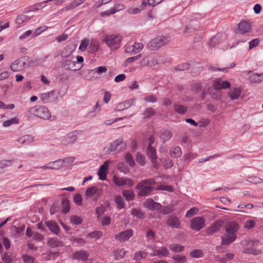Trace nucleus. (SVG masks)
<instances>
[{"label":"nucleus","instance_id":"f257e3e1","mask_svg":"<svg viewBox=\"0 0 263 263\" xmlns=\"http://www.w3.org/2000/svg\"><path fill=\"white\" fill-rule=\"evenodd\" d=\"M239 229L238 224L232 221L226 225V234L221 237L222 244L229 245L236 238V232Z\"/></svg>","mask_w":263,"mask_h":263},{"label":"nucleus","instance_id":"f03ea898","mask_svg":"<svg viewBox=\"0 0 263 263\" xmlns=\"http://www.w3.org/2000/svg\"><path fill=\"white\" fill-rule=\"evenodd\" d=\"M231 86V83L229 81H222L220 78H218L214 81V83L209 89V91L213 99L218 100L220 97L219 91L222 89L229 88Z\"/></svg>","mask_w":263,"mask_h":263},{"label":"nucleus","instance_id":"7ed1b4c3","mask_svg":"<svg viewBox=\"0 0 263 263\" xmlns=\"http://www.w3.org/2000/svg\"><path fill=\"white\" fill-rule=\"evenodd\" d=\"M156 181L154 179L150 178L145 179L137 184L136 189L139 190L138 195L140 196L145 197L150 194L154 190L153 185L155 184Z\"/></svg>","mask_w":263,"mask_h":263},{"label":"nucleus","instance_id":"20e7f679","mask_svg":"<svg viewBox=\"0 0 263 263\" xmlns=\"http://www.w3.org/2000/svg\"><path fill=\"white\" fill-rule=\"evenodd\" d=\"M123 37L119 34H110L104 37L102 42L111 50H115L120 48Z\"/></svg>","mask_w":263,"mask_h":263},{"label":"nucleus","instance_id":"39448f33","mask_svg":"<svg viewBox=\"0 0 263 263\" xmlns=\"http://www.w3.org/2000/svg\"><path fill=\"white\" fill-rule=\"evenodd\" d=\"M170 41V37L168 36H158L148 42L147 46L149 50L155 51L159 49Z\"/></svg>","mask_w":263,"mask_h":263},{"label":"nucleus","instance_id":"423d86ee","mask_svg":"<svg viewBox=\"0 0 263 263\" xmlns=\"http://www.w3.org/2000/svg\"><path fill=\"white\" fill-rule=\"evenodd\" d=\"M28 112L44 120L48 119L51 116L49 109L43 106L30 107Z\"/></svg>","mask_w":263,"mask_h":263},{"label":"nucleus","instance_id":"0eeeda50","mask_svg":"<svg viewBox=\"0 0 263 263\" xmlns=\"http://www.w3.org/2000/svg\"><path fill=\"white\" fill-rule=\"evenodd\" d=\"M28 65L27 60L25 57H22L15 60L11 65V69L14 72L24 70Z\"/></svg>","mask_w":263,"mask_h":263},{"label":"nucleus","instance_id":"6e6552de","mask_svg":"<svg viewBox=\"0 0 263 263\" xmlns=\"http://www.w3.org/2000/svg\"><path fill=\"white\" fill-rule=\"evenodd\" d=\"M205 226V219L202 217H195L191 219L190 228L199 231Z\"/></svg>","mask_w":263,"mask_h":263},{"label":"nucleus","instance_id":"1a4fd4ad","mask_svg":"<svg viewBox=\"0 0 263 263\" xmlns=\"http://www.w3.org/2000/svg\"><path fill=\"white\" fill-rule=\"evenodd\" d=\"M126 148V144L123 142L122 138H118L112 142L109 145V149L111 152L120 153Z\"/></svg>","mask_w":263,"mask_h":263},{"label":"nucleus","instance_id":"9d476101","mask_svg":"<svg viewBox=\"0 0 263 263\" xmlns=\"http://www.w3.org/2000/svg\"><path fill=\"white\" fill-rule=\"evenodd\" d=\"M77 131H73L69 133L66 136L63 137L61 140V144L63 145H68L73 144L78 138Z\"/></svg>","mask_w":263,"mask_h":263},{"label":"nucleus","instance_id":"9b49d317","mask_svg":"<svg viewBox=\"0 0 263 263\" xmlns=\"http://www.w3.org/2000/svg\"><path fill=\"white\" fill-rule=\"evenodd\" d=\"M112 180L114 183L119 186L126 185L127 187H131L134 185L133 180L126 177H119L114 176Z\"/></svg>","mask_w":263,"mask_h":263},{"label":"nucleus","instance_id":"f8f14e48","mask_svg":"<svg viewBox=\"0 0 263 263\" xmlns=\"http://www.w3.org/2000/svg\"><path fill=\"white\" fill-rule=\"evenodd\" d=\"M61 62L64 67L70 70H79L83 67V65H77L76 62L70 59H63Z\"/></svg>","mask_w":263,"mask_h":263},{"label":"nucleus","instance_id":"ddd939ff","mask_svg":"<svg viewBox=\"0 0 263 263\" xmlns=\"http://www.w3.org/2000/svg\"><path fill=\"white\" fill-rule=\"evenodd\" d=\"M40 98L44 103H47L55 101L58 99V97L55 95L54 91H51L41 93L40 96Z\"/></svg>","mask_w":263,"mask_h":263},{"label":"nucleus","instance_id":"4468645a","mask_svg":"<svg viewBox=\"0 0 263 263\" xmlns=\"http://www.w3.org/2000/svg\"><path fill=\"white\" fill-rule=\"evenodd\" d=\"M134 231L132 229H128L116 235L115 238L120 242H124L128 240L129 239L132 237Z\"/></svg>","mask_w":263,"mask_h":263},{"label":"nucleus","instance_id":"2eb2a0df","mask_svg":"<svg viewBox=\"0 0 263 263\" xmlns=\"http://www.w3.org/2000/svg\"><path fill=\"white\" fill-rule=\"evenodd\" d=\"M251 29V24L245 21H242L238 24V28L236 30V32L237 33L242 34L249 32Z\"/></svg>","mask_w":263,"mask_h":263},{"label":"nucleus","instance_id":"dca6fc26","mask_svg":"<svg viewBox=\"0 0 263 263\" xmlns=\"http://www.w3.org/2000/svg\"><path fill=\"white\" fill-rule=\"evenodd\" d=\"M111 161L108 160L104 162V163L100 166L98 172V175L100 179L101 180H105L106 179V175L107 174V170L109 164L111 163Z\"/></svg>","mask_w":263,"mask_h":263},{"label":"nucleus","instance_id":"f3484780","mask_svg":"<svg viewBox=\"0 0 263 263\" xmlns=\"http://www.w3.org/2000/svg\"><path fill=\"white\" fill-rule=\"evenodd\" d=\"M223 224V222L221 220H218L206 228L205 230L206 234L211 235L217 232L222 227Z\"/></svg>","mask_w":263,"mask_h":263},{"label":"nucleus","instance_id":"a211bd4d","mask_svg":"<svg viewBox=\"0 0 263 263\" xmlns=\"http://www.w3.org/2000/svg\"><path fill=\"white\" fill-rule=\"evenodd\" d=\"M166 223L170 227L174 229H179L181 226L179 219L177 216L174 215L168 216Z\"/></svg>","mask_w":263,"mask_h":263},{"label":"nucleus","instance_id":"6ab92c4d","mask_svg":"<svg viewBox=\"0 0 263 263\" xmlns=\"http://www.w3.org/2000/svg\"><path fill=\"white\" fill-rule=\"evenodd\" d=\"M102 193V190L97 186H92L87 189L85 192V195L88 198H91L95 195L99 197Z\"/></svg>","mask_w":263,"mask_h":263},{"label":"nucleus","instance_id":"aec40b11","mask_svg":"<svg viewBox=\"0 0 263 263\" xmlns=\"http://www.w3.org/2000/svg\"><path fill=\"white\" fill-rule=\"evenodd\" d=\"M169 254V251L166 247H160L153 250V252L150 254L151 256H157L159 257H165Z\"/></svg>","mask_w":263,"mask_h":263},{"label":"nucleus","instance_id":"412c9836","mask_svg":"<svg viewBox=\"0 0 263 263\" xmlns=\"http://www.w3.org/2000/svg\"><path fill=\"white\" fill-rule=\"evenodd\" d=\"M248 74L252 73L249 77L248 80L251 84L253 83H260L263 80V73H252V71H248Z\"/></svg>","mask_w":263,"mask_h":263},{"label":"nucleus","instance_id":"4be33fe9","mask_svg":"<svg viewBox=\"0 0 263 263\" xmlns=\"http://www.w3.org/2000/svg\"><path fill=\"white\" fill-rule=\"evenodd\" d=\"M62 161L60 159L50 162L41 167L43 169L58 170L62 168Z\"/></svg>","mask_w":263,"mask_h":263},{"label":"nucleus","instance_id":"5701e85b","mask_svg":"<svg viewBox=\"0 0 263 263\" xmlns=\"http://www.w3.org/2000/svg\"><path fill=\"white\" fill-rule=\"evenodd\" d=\"M59 2L60 1L59 0H47L43 1L34 5L32 8V10L33 11L41 10L46 6L45 4L47 3H50L51 5H56L59 4Z\"/></svg>","mask_w":263,"mask_h":263},{"label":"nucleus","instance_id":"b1692460","mask_svg":"<svg viewBox=\"0 0 263 263\" xmlns=\"http://www.w3.org/2000/svg\"><path fill=\"white\" fill-rule=\"evenodd\" d=\"M73 259L81 260H86L88 257V254L86 251L81 250L76 251L72 254Z\"/></svg>","mask_w":263,"mask_h":263},{"label":"nucleus","instance_id":"393cba45","mask_svg":"<svg viewBox=\"0 0 263 263\" xmlns=\"http://www.w3.org/2000/svg\"><path fill=\"white\" fill-rule=\"evenodd\" d=\"M17 141L22 144L28 145L34 141V137L31 135H26L19 138Z\"/></svg>","mask_w":263,"mask_h":263},{"label":"nucleus","instance_id":"a878e982","mask_svg":"<svg viewBox=\"0 0 263 263\" xmlns=\"http://www.w3.org/2000/svg\"><path fill=\"white\" fill-rule=\"evenodd\" d=\"M241 92V89L239 87H235L231 89L228 96L231 100H236L239 98Z\"/></svg>","mask_w":263,"mask_h":263},{"label":"nucleus","instance_id":"bb28decb","mask_svg":"<svg viewBox=\"0 0 263 263\" xmlns=\"http://www.w3.org/2000/svg\"><path fill=\"white\" fill-rule=\"evenodd\" d=\"M45 224L49 230L52 233L55 234H57L59 233L60 228L55 221H48L46 222Z\"/></svg>","mask_w":263,"mask_h":263},{"label":"nucleus","instance_id":"cd10ccee","mask_svg":"<svg viewBox=\"0 0 263 263\" xmlns=\"http://www.w3.org/2000/svg\"><path fill=\"white\" fill-rule=\"evenodd\" d=\"M47 244L52 248L61 247L64 245L63 242L59 240L57 238H49L47 241Z\"/></svg>","mask_w":263,"mask_h":263},{"label":"nucleus","instance_id":"c85d7f7f","mask_svg":"<svg viewBox=\"0 0 263 263\" xmlns=\"http://www.w3.org/2000/svg\"><path fill=\"white\" fill-rule=\"evenodd\" d=\"M147 156L151 158L152 162L154 163L157 158L156 151L155 147H153L151 145H148L147 148Z\"/></svg>","mask_w":263,"mask_h":263},{"label":"nucleus","instance_id":"c756f323","mask_svg":"<svg viewBox=\"0 0 263 263\" xmlns=\"http://www.w3.org/2000/svg\"><path fill=\"white\" fill-rule=\"evenodd\" d=\"M132 106V102L130 100L125 101L117 104L115 108L116 111H122L125 109L128 108Z\"/></svg>","mask_w":263,"mask_h":263},{"label":"nucleus","instance_id":"7c9ffc66","mask_svg":"<svg viewBox=\"0 0 263 263\" xmlns=\"http://www.w3.org/2000/svg\"><path fill=\"white\" fill-rule=\"evenodd\" d=\"M170 154L173 158H179L182 155V151L180 147L176 146L172 147L170 151Z\"/></svg>","mask_w":263,"mask_h":263},{"label":"nucleus","instance_id":"2f4dec72","mask_svg":"<svg viewBox=\"0 0 263 263\" xmlns=\"http://www.w3.org/2000/svg\"><path fill=\"white\" fill-rule=\"evenodd\" d=\"M99 48V42L96 40H91L89 44V49L91 53H95Z\"/></svg>","mask_w":263,"mask_h":263},{"label":"nucleus","instance_id":"473e14b6","mask_svg":"<svg viewBox=\"0 0 263 263\" xmlns=\"http://www.w3.org/2000/svg\"><path fill=\"white\" fill-rule=\"evenodd\" d=\"M115 202H116L117 208L119 210H122L125 207V201L123 197L121 195H117L115 197Z\"/></svg>","mask_w":263,"mask_h":263},{"label":"nucleus","instance_id":"72a5a7b5","mask_svg":"<svg viewBox=\"0 0 263 263\" xmlns=\"http://www.w3.org/2000/svg\"><path fill=\"white\" fill-rule=\"evenodd\" d=\"M128 251L124 249H117L114 251V255L116 259H120L123 258Z\"/></svg>","mask_w":263,"mask_h":263},{"label":"nucleus","instance_id":"f704fd0d","mask_svg":"<svg viewBox=\"0 0 263 263\" xmlns=\"http://www.w3.org/2000/svg\"><path fill=\"white\" fill-rule=\"evenodd\" d=\"M122 195L127 201L134 199L135 195L133 190H125L122 191Z\"/></svg>","mask_w":263,"mask_h":263},{"label":"nucleus","instance_id":"c9c22d12","mask_svg":"<svg viewBox=\"0 0 263 263\" xmlns=\"http://www.w3.org/2000/svg\"><path fill=\"white\" fill-rule=\"evenodd\" d=\"M172 136V134L171 131L168 130H163L161 132L160 138L163 141V142L170 140Z\"/></svg>","mask_w":263,"mask_h":263},{"label":"nucleus","instance_id":"e433bc0d","mask_svg":"<svg viewBox=\"0 0 263 263\" xmlns=\"http://www.w3.org/2000/svg\"><path fill=\"white\" fill-rule=\"evenodd\" d=\"M131 214L139 219H143L145 217L144 213L140 209H133L131 211Z\"/></svg>","mask_w":263,"mask_h":263},{"label":"nucleus","instance_id":"4c0bfd02","mask_svg":"<svg viewBox=\"0 0 263 263\" xmlns=\"http://www.w3.org/2000/svg\"><path fill=\"white\" fill-rule=\"evenodd\" d=\"M62 212L63 214H67L70 210V205L69 200L67 199H63L62 201Z\"/></svg>","mask_w":263,"mask_h":263},{"label":"nucleus","instance_id":"58836bf2","mask_svg":"<svg viewBox=\"0 0 263 263\" xmlns=\"http://www.w3.org/2000/svg\"><path fill=\"white\" fill-rule=\"evenodd\" d=\"M169 248L170 250L175 253H179L182 252L184 247L179 244H172L170 245Z\"/></svg>","mask_w":263,"mask_h":263},{"label":"nucleus","instance_id":"ea45409f","mask_svg":"<svg viewBox=\"0 0 263 263\" xmlns=\"http://www.w3.org/2000/svg\"><path fill=\"white\" fill-rule=\"evenodd\" d=\"M190 255L192 258H200L203 256V253L201 250L195 249L190 253Z\"/></svg>","mask_w":263,"mask_h":263},{"label":"nucleus","instance_id":"a19ab883","mask_svg":"<svg viewBox=\"0 0 263 263\" xmlns=\"http://www.w3.org/2000/svg\"><path fill=\"white\" fill-rule=\"evenodd\" d=\"M75 159L76 158L74 157L71 156L65 158L63 159H60V160L62 161V166L64 167L73 163Z\"/></svg>","mask_w":263,"mask_h":263},{"label":"nucleus","instance_id":"79ce46f5","mask_svg":"<svg viewBox=\"0 0 263 263\" xmlns=\"http://www.w3.org/2000/svg\"><path fill=\"white\" fill-rule=\"evenodd\" d=\"M172 259L176 263H184L187 261L185 256L182 255H176L172 257Z\"/></svg>","mask_w":263,"mask_h":263},{"label":"nucleus","instance_id":"37998d69","mask_svg":"<svg viewBox=\"0 0 263 263\" xmlns=\"http://www.w3.org/2000/svg\"><path fill=\"white\" fill-rule=\"evenodd\" d=\"M19 123V120L16 118H12L10 120L5 121L3 125L4 127H9L12 124H17Z\"/></svg>","mask_w":263,"mask_h":263},{"label":"nucleus","instance_id":"c03bdc74","mask_svg":"<svg viewBox=\"0 0 263 263\" xmlns=\"http://www.w3.org/2000/svg\"><path fill=\"white\" fill-rule=\"evenodd\" d=\"M102 235V232L100 231H93L89 233L87 235V237L91 239H98L100 238Z\"/></svg>","mask_w":263,"mask_h":263},{"label":"nucleus","instance_id":"a18cd8bd","mask_svg":"<svg viewBox=\"0 0 263 263\" xmlns=\"http://www.w3.org/2000/svg\"><path fill=\"white\" fill-rule=\"evenodd\" d=\"M144 205L145 207L147 208H155L157 206H160V204L159 203H156L152 199H148L144 202Z\"/></svg>","mask_w":263,"mask_h":263},{"label":"nucleus","instance_id":"49530a36","mask_svg":"<svg viewBox=\"0 0 263 263\" xmlns=\"http://www.w3.org/2000/svg\"><path fill=\"white\" fill-rule=\"evenodd\" d=\"M89 40L88 39H83L79 46V49L81 51L83 52L85 51L87 47L89 46Z\"/></svg>","mask_w":263,"mask_h":263},{"label":"nucleus","instance_id":"de8ad7c7","mask_svg":"<svg viewBox=\"0 0 263 263\" xmlns=\"http://www.w3.org/2000/svg\"><path fill=\"white\" fill-rule=\"evenodd\" d=\"M199 212V209L196 207L192 208L188 210L185 215L187 218H189L196 215Z\"/></svg>","mask_w":263,"mask_h":263},{"label":"nucleus","instance_id":"09e8293b","mask_svg":"<svg viewBox=\"0 0 263 263\" xmlns=\"http://www.w3.org/2000/svg\"><path fill=\"white\" fill-rule=\"evenodd\" d=\"M25 230V226H23L21 227H16L13 226L11 228V232L15 235H20Z\"/></svg>","mask_w":263,"mask_h":263},{"label":"nucleus","instance_id":"8fccbe9b","mask_svg":"<svg viewBox=\"0 0 263 263\" xmlns=\"http://www.w3.org/2000/svg\"><path fill=\"white\" fill-rule=\"evenodd\" d=\"M140 65L142 66H152L155 65V62H150V57H146L142 59L140 63Z\"/></svg>","mask_w":263,"mask_h":263},{"label":"nucleus","instance_id":"3c124183","mask_svg":"<svg viewBox=\"0 0 263 263\" xmlns=\"http://www.w3.org/2000/svg\"><path fill=\"white\" fill-rule=\"evenodd\" d=\"M33 32L31 30H27L25 32H24L22 35H20L19 37V40L21 41H23L26 39H28L33 37L32 36Z\"/></svg>","mask_w":263,"mask_h":263},{"label":"nucleus","instance_id":"603ef678","mask_svg":"<svg viewBox=\"0 0 263 263\" xmlns=\"http://www.w3.org/2000/svg\"><path fill=\"white\" fill-rule=\"evenodd\" d=\"M147 256V253L144 251H138L135 253L134 259L135 260H140Z\"/></svg>","mask_w":263,"mask_h":263},{"label":"nucleus","instance_id":"864d4df0","mask_svg":"<svg viewBox=\"0 0 263 263\" xmlns=\"http://www.w3.org/2000/svg\"><path fill=\"white\" fill-rule=\"evenodd\" d=\"M134 54L140 52L143 48V45L141 43H135L133 45Z\"/></svg>","mask_w":263,"mask_h":263},{"label":"nucleus","instance_id":"5fc2aeb1","mask_svg":"<svg viewBox=\"0 0 263 263\" xmlns=\"http://www.w3.org/2000/svg\"><path fill=\"white\" fill-rule=\"evenodd\" d=\"M174 109L176 112L180 114H184L187 111L186 107L182 105H175Z\"/></svg>","mask_w":263,"mask_h":263},{"label":"nucleus","instance_id":"6e6d98bb","mask_svg":"<svg viewBox=\"0 0 263 263\" xmlns=\"http://www.w3.org/2000/svg\"><path fill=\"white\" fill-rule=\"evenodd\" d=\"M70 240L73 244L76 242L77 246H83L86 243L85 240L82 238L72 237Z\"/></svg>","mask_w":263,"mask_h":263},{"label":"nucleus","instance_id":"4d7b16f0","mask_svg":"<svg viewBox=\"0 0 263 263\" xmlns=\"http://www.w3.org/2000/svg\"><path fill=\"white\" fill-rule=\"evenodd\" d=\"M155 110L152 108H148L144 111L143 113L144 118H149L155 114Z\"/></svg>","mask_w":263,"mask_h":263},{"label":"nucleus","instance_id":"13d9d810","mask_svg":"<svg viewBox=\"0 0 263 263\" xmlns=\"http://www.w3.org/2000/svg\"><path fill=\"white\" fill-rule=\"evenodd\" d=\"M242 252L247 254H253L255 255H258L261 253V251L249 248H246L243 250Z\"/></svg>","mask_w":263,"mask_h":263},{"label":"nucleus","instance_id":"bf43d9fd","mask_svg":"<svg viewBox=\"0 0 263 263\" xmlns=\"http://www.w3.org/2000/svg\"><path fill=\"white\" fill-rule=\"evenodd\" d=\"M125 159L129 165L132 167H134L135 166V161L130 154L127 153L125 156Z\"/></svg>","mask_w":263,"mask_h":263},{"label":"nucleus","instance_id":"052dcab7","mask_svg":"<svg viewBox=\"0 0 263 263\" xmlns=\"http://www.w3.org/2000/svg\"><path fill=\"white\" fill-rule=\"evenodd\" d=\"M85 1V0H74L71 4L68 5L66 8L68 10L74 8L84 3Z\"/></svg>","mask_w":263,"mask_h":263},{"label":"nucleus","instance_id":"680f3d73","mask_svg":"<svg viewBox=\"0 0 263 263\" xmlns=\"http://www.w3.org/2000/svg\"><path fill=\"white\" fill-rule=\"evenodd\" d=\"M70 220L73 224H79L82 223L83 219L80 217L73 215L70 217Z\"/></svg>","mask_w":263,"mask_h":263},{"label":"nucleus","instance_id":"e2e57ef3","mask_svg":"<svg viewBox=\"0 0 263 263\" xmlns=\"http://www.w3.org/2000/svg\"><path fill=\"white\" fill-rule=\"evenodd\" d=\"M28 21V17L25 15H20L16 18V23L19 25Z\"/></svg>","mask_w":263,"mask_h":263},{"label":"nucleus","instance_id":"0e129e2a","mask_svg":"<svg viewBox=\"0 0 263 263\" xmlns=\"http://www.w3.org/2000/svg\"><path fill=\"white\" fill-rule=\"evenodd\" d=\"M197 157L196 154L192 153H188L183 156L184 161H187L190 162L191 160L194 159Z\"/></svg>","mask_w":263,"mask_h":263},{"label":"nucleus","instance_id":"69168bd1","mask_svg":"<svg viewBox=\"0 0 263 263\" xmlns=\"http://www.w3.org/2000/svg\"><path fill=\"white\" fill-rule=\"evenodd\" d=\"M136 161L141 165H144L145 164L144 157L139 153L136 154Z\"/></svg>","mask_w":263,"mask_h":263},{"label":"nucleus","instance_id":"338daca9","mask_svg":"<svg viewBox=\"0 0 263 263\" xmlns=\"http://www.w3.org/2000/svg\"><path fill=\"white\" fill-rule=\"evenodd\" d=\"M224 36L222 34H217L216 36H215L214 37H213L210 42V44L211 46H215L216 44L218 43L219 41V39L221 37Z\"/></svg>","mask_w":263,"mask_h":263},{"label":"nucleus","instance_id":"774afa93","mask_svg":"<svg viewBox=\"0 0 263 263\" xmlns=\"http://www.w3.org/2000/svg\"><path fill=\"white\" fill-rule=\"evenodd\" d=\"M255 225V221L252 219L247 220L245 222L244 227L245 228L250 229L253 228Z\"/></svg>","mask_w":263,"mask_h":263}]
</instances>
